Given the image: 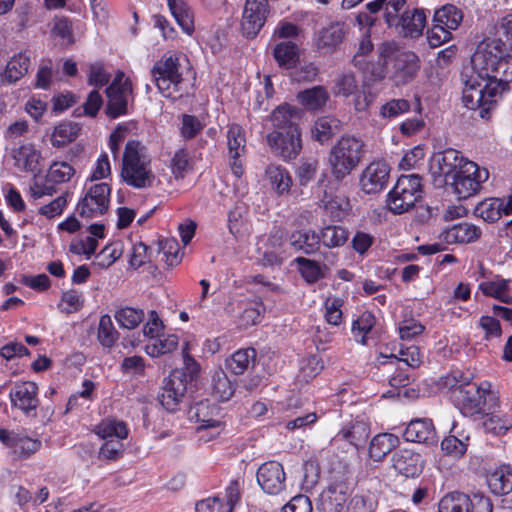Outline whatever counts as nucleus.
I'll list each match as a JSON object with an SVG mask.
<instances>
[{
    "mask_svg": "<svg viewBox=\"0 0 512 512\" xmlns=\"http://www.w3.org/2000/svg\"><path fill=\"white\" fill-rule=\"evenodd\" d=\"M462 102L470 110H479V116L488 119L512 81V57L505 55L501 39H487L480 43L463 67Z\"/></svg>",
    "mask_w": 512,
    "mask_h": 512,
    "instance_id": "1",
    "label": "nucleus"
},
{
    "mask_svg": "<svg viewBox=\"0 0 512 512\" xmlns=\"http://www.w3.org/2000/svg\"><path fill=\"white\" fill-rule=\"evenodd\" d=\"M380 64L368 66L365 85L380 83L386 76L396 85H406L414 80L420 70L418 55L394 40L382 42L377 48Z\"/></svg>",
    "mask_w": 512,
    "mask_h": 512,
    "instance_id": "2",
    "label": "nucleus"
},
{
    "mask_svg": "<svg viewBox=\"0 0 512 512\" xmlns=\"http://www.w3.org/2000/svg\"><path fill=\"white\" fill-rule=\"evenodd\" d=\"M121 178L127 185L136 189L153 186L155 175L151 168V158L145 146L138 141H128L125 146Z\"/></svg>",
    "mask_w": 512,
    "mask_h": 512,
    "instance_id": "3",
    "label": "nucleus"
},
{
    "mask_svg": "<svg viewBox=\"0 0 512 512\" xmlns=\"http://www.w3.org/2000/svg\"><path fill=\"white\" fill-rule=\"evenodd\" d=\"M473 374L465 378L464 383L455 386L453 396L465 416H477L486 410H491L497 402L495 394L490 390V384L472 382Z\"/></svg>",
    "mask_w": 512,
    "mask_h": 512,
    "instance_id": "4",
    "label": "nucleus"
},
{
    "mask_svg": "<svg viewBox=\"0 0 512 512\" xmlns=\"http://www.w3.org/2000/svg\"><path fill=\"white\" fill-rule=\"evenodd\" d=\"M182 61H188L186 56L181 53L167 52L158 60L151 74L160 93L166 98H177L175 95L180 91V84L183 81L181 65Z\"/></svg>",
    "mask_w": 512,
    "mask_h": 512,
    "instance_id": "5",
    "label": "nucleus"
},
{
    "mask_svg": "<svg viewBox=\"0 0 512 512\" xmlns=\"http://www.w3.org/2000/svg\"><path fill=\"white\" fill-rule=\"evenodd\" d=\"M406 2H387L384 17L386 23L398 29L403 37H419L426 25V14L423 10L406 9Z\"/></svg>",
    "mask_w": 512,
    "mask_h": 512,
    "instance_id": "6",
    "label": "nucleus"
},
{
    "mask_svg": "<svg viewBox=\"0 0 512 512\" xmlns=\"http://www.w3.org/2000/svg\"><path fill=\"white\" fill-rule=\"evenodd\" d=\"M362 148V142L354 137H342L333 147L329 163L336 180L344 179L358 166L363 155Z\"/></svg>",
    "mask_w": 512,
    "mask_h": 512,
    "instance_id": "7",
    "label": "nucleus"
},
{
    "mask_svg": "<svg viewBox=\"0 0 512 512\" xmlns=\"http://www.w3.org/2000/svg\"><path fill=\"white\" fill-rule=\"evenodd\" d=\"M422 178L418 174L402 175L387 196V207L394 214H403L422 199Z\"/></svg>",
    "mask_w": 512,
    "mask_h": 512,
    "instance_id": "8",
    "label": "nucleus"
},
{
    "mask_svg": "<svg viewBox=\"0 0 512 512\" xmlns=\"http://www.w3.org/2000/svg\"><path fill=\"white\" fill-rule=\"evenodd\" d=\"M468 161L459 151L452 148L434 153L429 162L434 185L437 187L447 185L453 175L461 170Z\"/></svg>",
    "mask_w": 512,
    "mask_h": 512,
    "instance_id": "9",
    "label": "nucleus"
},
{
    "mask_svg": "<svg viewBox=\"0 0 512 512\" xmlns=\"http://www.w3.org/2000/svg\"><path fill=\"white\" fill-rule=\"evenodd\" d=\"M107 105L105 113L111 118H117L128 113V106L133 102L131 81L118 71L111 84L105 90Z\"/></svg>",
    "mask_w": 512,
    "mask_h": 512,
    "instance_id": "10",
    "label": "nucleus"
},
{
    "mask_svg": "<svg viewBox=\"0 0 512 512\" xmlns=\"http://www.w3.org/2000/svg\"><path fill=\"white\" fill-rule=\"evenodd\" d=\"M489 177V172L485 168H480L472 161L466 162L463 168L453 175L448 184L453 188V192L458 199H467L475 195L481 188V184Z\"/></svg>",
    "mask_w": 512,
    "mask_h": 512,
    "instance_id": "11",
    "label": "nucleus"
},
{
    "mask_svg": "<svg viewBox=\"0 0 512 512\" xmlns=\"http://www.w3.org/2000/svg\"><path fill=\"white\" fill-rule=\"evenodd\" d=\"M191 389L185 372L173 370L164 380L160 395L158 396L161 405L168 412H176L186 399L187 392Z\"/></svg>",
    "mask_w": 512,
    "mask_h": 512,
    "instance_id": "12",
    "label": "nucleus"
},
{
    "mask_svg": "<svg viewBox=\"0 0 512 512\" xmlns=\"http://www.w3.org/2000/svg\"><path fill=\"white\" fill-rule=\"evenodd\" d=\"M110 194L111 188L107 183L92 185L78 202L77 213L87 220L104 215L109 208Z\"/></svg>",
    "mask_w": 512,
    "mask_h": 512,
    "instance_id": "13",
    "label": "nucleus"
},
{
    "mask_svg": "<svg viewBox=\"0 0 512 512\" xmlns=\"http://www.w3.org/2000/svg\"><path fill=\"white\" fill-rule=\"evenodd\" d=\"M493 506L488 497L475 494L470 497L461 492H451L442 497L438 512H492Z\"/></svg>",
    "mask_w": 512,
    "mask_h": 512,
    "instance_id": "14",
    "label": "nucleus"
},
{
    "mask_svg": "<svg viewBox=\"0 0 512 512\" xmlns=\"http://www.w3.org/2000/svg\"><path fill=\"white\" fill-rule=\"evenodd\" d=\"M9 398L12 407L20 410L26 416H36L40 405L38 386L32 381L17 382L10 390Z\"/></svg>",
    "mask_w": 512,
    "mask_h": 512,
    "instance_id": "15",
    "label": "nucleus"
},
{
    "mask_svg": "<svg viewBox=\"0 0 512 512\" xmlns=\"http://www.w3.org/2000/svg\"><path fill=\"white\" fill-rule=\"evenodd\" d=\"M227 148L229 167L236 178L244 173V157L246 154V137L243 128L238 124H231L227 130Z\"/></svg>",
    "mask_w": 512,
    "mask_h": 512,
    "instance_id": "16",
    "label": "nucleus"
},
{
    "mask_svg": "<svg viewBox=\"0 0 512 512\" xmlns=\"http://www.w3.org/2000/svg\"><path fill=\"white\" fill-rule=\"evenodd\" d=\"M188 417L190 420L200 423L198 430H215L212 435L219 434L224 425L221 409L209 400H203L190 406Z\"/></svg>",
    "mask_w": 512,
    "mask_h": 512,
    "instance_id": "17",
    "label": "nucleus"
},
{
    "mask_svg": "<svg viewBox=\"0 0 512 512\" xmlns=\"http://www.w3.org/2000/svg\"><path fill=\"white\" fill-rule=\"evenodd\" d=\"M256 478L262 490L269 495H279L286 488V474L277 461L263 463L257 470Z\"/></svg>",
    "mask_w": 512,
    "mask_h": 512,
    "instance_id": "18",
    "label": "nucleus"
},
{
    "mask_svg": "<svg viewBox=\"0 0 512 512\" xmlns=\"http://www.w3.org/2000/svg\"><path fill=\"white\" fill-rule=\"evenodd\" d=\"M267 143L272 152L284 161L295 159L302 149L301 133L271 131L267 134Z\"/></svg>",
    "mask_w": 512,
    "mask_h": 512,
    "instance_id": "19",
    "label": "nucleus"
},
{
    "mask_svg": "<svg viewBox=\"0 0 512 512\" xmlns=\"http://www.w3.org/2000/svg\"><path fill=\"white\" fill-rule=\"evenodd\" d=\"M269 14L268 2H245L241 29L246 38H255L264 26Z\"/></svg>",
    "mask_w": 512,
    "mask_h": 512,
    "instance_id": "20",
    "label": "nucleus"
},
{
    "mask_svg": "<svg viewBox=\"0 0 512 512\" xmlns=\"http://www.w3.org/2000/svg\"><path fill=\"white\" fill-rule=\"evenodd\" d=\"M11 155L14 160V167L19 171L31 173L34 178L42 172L44 159L41 151L34 144H21L13 148Z\"/></svg>",
    "mask_w": 512,
    "mask_h": 512,
    "instance_id": "21",
    "label": "nucleus"
},
{
    "mask_svg": "<svg viewBox=\"0 0 512 512\" xmlns=\"http://www.w3.org/2000/svg\"><path fill=\"white\" fill-rule=\"evenodd\" d=\"M290 245L307 255L319 254L329 264L334 263L335 255L328 250L320 251V235L312 229H302L293 232L289 237Z\"/></svg>",
    "mask_w": 512,
    "mask_h": 512,
    "instance_id": "22",
    "label": "nucleus"
},
{
    "mask_svg": "<svg viewBox=\"0 0 512 512\" xmlns=\"http://www.w3.org/2000/svg\"><path fill=\"white\" fill-rule=\"evenodd\" d=\"M348 33V26L343 22H332L315 33L316 48L326 54L333 53L343 43Z\"/></svg>",
    "mask_w": 512,
    "mask_h": 512,
    "instance_id": "23",
    "label": "nucleus"
},
{
    "mask_svg": "<svg viewBox=\"0 0 512 512\" xmlns=\"http://www.w3.org/2000/svg\"><path fill=\"white\" fill-rule=\"evenodd\" d=\"M301 117L300 109L289 104L280 105L270 115L273 131L290 134L300 133L299 122Z\"/></svg>",
    "mask_w": 512,
    "mask_h": 512,
    "instance_id": "24",
    "label": "nucleus"
},
{
    "mask_svg": "<svg viewBox=\"0 0 512 512\" xmlns=\"http://www.w3.org/2000/svg\"><path fill=\"white\" fill-rule=\"evenodd\" d=\"M389 167L384 162H372L362 172L360 184L366 194H376L382 191L388 182Z\"/></svg>",
    "mask_w": 512,
    "mask_h": 512,
    "instance_id": "25",
    "label": "nucleus"
},
{
    "mask_svg": "<svg viewBox=\"0 0 512 512\" xmlns=\"http://www.w3.org/2000/svg\"><path fill=\"white\" fill-rule=\"evenodd\" d=\"M31 56L32 52L30 50L14 54L0 74L1 84L11 85L22 79L31 67Z\"/></svg>",
    "mask_w": 512,
    "mask_h": 512,
    "instance_id": "26",
    "label": "nucleus"
},
{
    "mask_svg": "<svg viewBox=\"0 0 512 512\" xmlns=\"http://www.w3.org/2000/svg\"><path fill=\"white\" fill-rule=\"evenodd\" d=\"M392 465L399 474L407 478H414L422 472L424 461L419 453L402 449L393 454Z\"/></svg>",
    "mask_w": 512,
    "mask_h": 512,
    "instance_id": "27",
    "label": "nucleus"
},
{
    "mask_svg": "<svg viewBox=\"0 0 512 512\" xmlns=\"http://www.w3.org/2000/svg\"><path fill=\"white\" fill-rule=\"evenodd\" d=\"M403 437L408 442L434 445L437 443V434L431 419H413L407 425Z\"/></svg>",
    "mask_w": 512,
    "mask_h": 512,
    "instance_id": "28",
    "label": "nucleus"
},
{
    "mask_svg": "<svg viewBox=\"0 0 512 512\" xmlns=\"http://www.w3.org/2000/svg\"><path fill=\"white\" fill-rule=\"evenodd\" d=\"M347 492L346 484H331L320 494L318 509L321 512H340L347 501Z\"/></svg>",
    "mask_w": 512,
    "mask_h": 512,
    "instance_id": "29",
    "label": "nucleus"
},
{
    "mask_svg": "<svg viewBox=\"0 0 512 512\" xmlns=\"http://www.w3.org/2000/svg\"><path fill=\"white\" fill-rule=\"evenodd\" d=\"M329 98L330 94L324 86H314L297 94V101L308 111L322 109Z\"/></svg>",
    "mask_w": 512,
    "mask_h": 512,
    "instance_id": "30",
    "label": "nucleus"
},
{
    "mask_svg": "<svg viewBox=\"0 0 512 512\" xmlns=\"http://www.w3.org/2000/svg\"><path fill=\"white\" fill-rule=\"evenodd\" d=\"M265 175L272 189L279 195L283 196L290 192L292 186V178L289 171L280 165H269L266 168Z\"/></svg>",
    "mask_w": 512,
    "mask_h": 512,
    "instance_id": "31",
    "label": "nucleus"
},
{
    "mask_svg": "<svg viewBox=\"0 0 512 512\" xmlns=\"http://www.w3.org/2000/svg\"><path fill=\"white\" fill-rule=\"evenodd\" d=\"M505 203L499 198L486 199L475 206L474 214L486 222H495L499 220L502 214H505Z\"/></svg>",
    "mask_w": 512,
    "mask_h": 512,
    "instance_id": "32",
    "label": "nucleus"
},
{
    "mask_svg": "<svg viewBox=\"0 0 512 512\" xmlns=\"http://www.w3.org/2000/svg\"><path fill=\"white\" fill-rule=\"evenodd\" d=\"M509 284V279L497 277L496 280L480 283L479 290L485 296L493 297L505 304H512V296L508 294Z\"/></svg>",
    "mask_w": 512,
    "mask_h": 512,
    "instance_id": "33",
    "label": "nucleus"
},
{
    "mask_svg": "<svg viewBox=\"0 0 512 512\" xmlns=\"http://www.w3.org/2000/svg\"><path fill=\"white\" fill-rule=\"evenodd\" d=\"M397 443L398 438L393 434H378L371 440L369 455L375 461H382Z\"/></svg>",
    "mask_w": 512,
    "mask_h": 512,
    "instance_id": "34",
    "label": "nucleus"
},
{
    "mask_svg": "<svg viewBox=\"0 0 512 512\" xmlns=\"http://www.w3.org/2000/svg\"><path fill=\"white\" fill-rule=\"evenodd\" d=\"M480 415L482 416L481 425L486 432L503 435L512 427V418L507 415L494 414L490 410H486Z\"/></svg>",
    "mask_w": 512,
    "mask_h": 512,
    "instance_id": "35",
    "label": "nucleus"
},
{
    "mask_svg": "<svg viewBox=\"0 0 512 512\" xmlns=\"http://www.w3.org/2000/svg\"><path fill=\"white\" fill-rule=\"evenodd\" d=\"M481 234L482 231L478 226L463 222L450 228L447 231L446 239L458 243H471L478 240Z\"/></svg>",
    "mask_w": 512,
    "mask_h": 512,
    "instance_id": "36",
    "label": "nucleus"
},
{
    "mask_svg": "<svg viewBox=\"0 0 512 512\" xmlns=\"http://www.w3.org/2000/svg\"><path fill=\"white\" fill-rule=\"evenodd\" d=\"M369 437L368 426L363 422H356L349 428H344L338 432L336 439L348 441L355 448L365 445Z\"/></svg>",
    "mask_w": 512,
    "mask_h": 512,
    "instance_id": "37",
    "label": "nucleus"
},
{
    "mask_svg": "<svg viewBox=\"0 0 512 512\" xmlns=\"http://www.w3.org/2000/svg\"><path fill=\"white\" fill-rule=\"evenodd\" d=\"M178 346V337L174 334L162 333L153 340H150L145 347V351L151 357H158L160 355L170 353Z\"/></svg>",
    "mask_w": 512,
    "mask_h": 512,
    "instance_id": "38",
    "label": "nucleus"
},
{
    "mask_svg": "<svg viewBox=\"0 0 512 512\" xmlns=\"http://www.w3.org/2000/svg\"><path fill=\"white\" fill-rule=\"evenodd\" d=\"M320 244L327 249L343 246L348 240V231L342 226L328 225L320 230Z\"/></svg>",
    "mask_w": 512,
    "mask_h": 512,
    "instance_id": "39",
    "label": "nucleus"
},
{
    "mask_svg": "<svg viewBox=\"0 0 512 512\" xmlns=\"http://www.w3.org/2000/svg\"><path fill=\"white\" fill-rule=\"evenodd\" d=\"M254 348L239 349L227 360V368L235 375L243 374L256 359Z\"/></svg>",
    "mask_w": 512,
    "mask_h": 512,
    "instance_id": "40",
    "label": "nucleus"
},
{
    "mask_svg": "<svg viewBox=\"0 0 512 512\" xmlns=\"http://www.w3.org/2000/svg\"><path fill=\"white\" fill-rule=\"evenodd\" d=\"M273 56L280 67L290 69L298 60V47L291 41L281 42L275 46Z\"/></svg>",
    "mask_w": 512,
    "mask_h": 512,
    "instance_id": "41",
    "label": "nucleus"
},
{
    "mask_svg": "<svg viewBox=\"0 0 512 512\" xmlns=\"http://www.w3.org/2000/svg\"><path fill=\"white\" fill-rule=\"evenodd\" d=\"M168 6L183 31L191 34L194 31V16L187 2H168Z\"/></svg>",
    "mask_w": 512,
    "mask_h": 512,
    "instance_id": "42",
    "label": "nucleus"
},
{
    "mask_svg": "<svg viewBox=\"0 0 512 512\" xmlns=\"http://www.w3.org/2000/svg\"><path fill=\"white\" fill-rule=\"evenodd\" d=\"M80 132V126L73 122H62L55 127L51 136V143L54 147H63L74 141Z\"/></svg>",
    "mask_w": 512,
    "mask_h": 512,
    "instance_id": "43",
    "label": "nucleus"
},
{
    "mask_svg": "<svg viewBox=\"0 0 512 512\" xmlns=\"http://www.w3.org/2000/svg\"><path fill=\"white\" fill-rule=\"evenodd\" d=\"M96 433L103 439H113L114 437L122 440L128 436V429L123 421L115 419H105L101 421L95 429Z\"/></svg>",
    "mask_w": 512,
    "mask_h": 512,
    "instance_id": "44",
    "label": "nucleus"
},
{
    "mask_svg": "<svg viewBox=\"0 0 512 512\" xmlns=\"http://www.w3.org/2000/svg\"><path fill=\"white\" fill-rule=\"evenodd\" d=\"M295 262L297 263L299 267V271L302 275V277L308 282V283H315L319 279L324 277V270L327 269V265L323 264L321 265L318 261L304 258V257H297L295 259Z\"/></svg>",
    "mask_w": 512,
    "mask_h": 512,
    "instance_id": "45",
    "label": "nucleus"
},
{
    "mask_svg": "<svg viewBox=\"0 0 512 512\" xmlns=\"http://www.w3.org/2000/svg\"><path fill=\"white\" fill-rule=\"evenodd\" d=\"M455 430L456 426L454 425L451 432L455 434L449 435L442 440L441 449L448 455L460 457L466 452L469 436L459 434Z\"/></svg>",
    "mask_w": 512,
    "mask_h": 512,
    "instance_id": "46",
    "label": "nucleus"
},
{
    "mask_svg": "<svg viewBox=\"0 0 512 512\" xmlns=\"http://www.w3.org/2000/svg\"><path fill=\"white\" fill-rule=\"evenodd\" d=\"M463 14L455 5L447 3L441 9L436 10L434 22L444 25L446 28L455 30L461 23Z\"/></svg>",
    "mask_w": 512,
    "mask_h": 512,
    "instance_id": "47",
    "label": "nucleus"
},
{
    "mask_svg": "<svg viewBox=\"0 0 512 512\" xmlns=\"http://www.w3.org/2000/svg\"><path fill=\"white\" fill-rule=\"evenodd\" d=\"M340 129V121L329 116L319 118L312 130L316 140L323 143L330 139Z\"/></svg>",
    "mask_w": 512,
    "mask_h": 512,
    "instance_id": "48",
    "label": "nucleus"
},
{
    "mask_svg": "<svg viewBox=\"0 0 512 512\" xmlns=\"http://www.w3.org/2000/svg\"><path fill=\"white\" fill-rule=\"evenodd\" d=\"M212 394L220 401H228L234 394V387L223 371L216 372L212 380Z\"/></svg>",
    "mask_w": 512,
    "mask_h": 512,
    "instance_id": "49",
    "label": "nucleus"
},
{
    "mask_svg": "<svg viewBox=\"0 0 512 512\" xmlns=\"http://www.w3.org/2000/svg\"><path fill=\"white\" fill-rule=\"evenodd\" d=\"M373 48H374V45L371 41L370 35L368 33H365L362 36V38L358 44L357 53L353 56V58L351 60L352 65L355 68L362 71V73L364 75H365L366 71L368 70L369 65L380 64V62H381L380 60L377 63L366 62V60L364 59V56L369 54L370 52H372Z\"/></svg>",
    "mask_w": 512,
    "mask_h": 512,
    "instance_id": "50",
    "label": "nucleus"
},
{
    "mask_svg": "<svg viewBox=\"0 0 512 512\" xmlns=\"http://www.w3.org/2000/svg\"><path fill=\"white\" fill-rule=\"evenodd\" d=\"M488 485L495 495H506L512 491V473L496 471L488 478Z\"/></svg>",
    "mask_w": 512,
    "mask_h": 512,
    "instance_id": "51",
    "label": "nucleus"
},
{
    "mask_svg": "<svg viewBox=\"0 0 512 512\" xmlns=\"http://www.w3.org/2000/svg\"><path fill=\"white\" fill-rule=\"evenodd\" d=\"M75 174V169L67 162H53L47 172L46 181L54 184L68 182Z\"/></svg>",
    "mask_w": 512,
    "mask_h": 512,
    "instance_id": "52",
    "label": "nucleus"
},
{
    "mask_svg": "<svg viewBox=\"0 0 512 512\" xmlns=\"http://www.w3.org/2000/svg\"><path fill=\"white\" fill-rule=\"evenodd\" d=\"M358 91V84L352 72L340 74L334 81L333 93L335 96L349 97Z\"/></svg>",
    "mask_w": 512,
    "mask_h": 512,
    "instance_id": "53",
    "label": "nucleus"
},
{
    "mask_svg": "<svg viewBox=\"0 0 512 512\" xmlns=\"http://www.w3.org/2000/svg\"><path fill=\"white\" fill-rule=\"evenodd\" d=\"M144 317L143 310L131 307L122 308L115 314V319L119 325L126 329L136 328Z\"/></svg>",
    "mask_w": 512,
    "mask_h": 512,
    "instance_id": "54",
    "label": "nucleus"
},
{
    "mask_svg": "<svg viewBox=\"0 0 512 512\" xmlns=\"http://www.w3.org/2000/svg\"><path fill=\"white\" fill-rule=\"evenodd\" d=\"M118 339V332L115 330L111 317L103 315L99 321L98 340L104 347H112Z\"/></svg>",
    "mask_w": 512,
    "mask_h": 512,
    "instance_id": "55",
    "label": "nucleus"
},
{
    "mask_svg": "<svg viewBox=\"0 0 512 512\" xmlns=\"http://www.w3.org/2000/svg\"><path fill=\"white\" fill-rule=\"evenodd\" d=\"M205 127L197 116L190 114H183L181 116L180 133L185 140L194 139Z\"/></svg>",
    "mask_w": 512,
    "mask_h": 512,
    "instance_id": "56",
    "label": "nucleus"
},
{
    "mask_svg": "<svg viewBox=\"0 0 512 512\" xmlns=\"http://www.w3.org/2000/svg\"><path fill=\"white\" fill-rule=\"evenodd\" d=\"M374 324L375 318L370 312L362 313L353 322L352 331L359 343L366 344V334L373 328Z\"/></svg>",
    "mask_w": 512,
    "mask_h": 512,
    "instance_id": "57",
    "label": "nucleus"
},
{
    "mask_svg": "<svg viewBox=\"0 0 512 512\" xmlns=\"http://www.w3.org/2000/svg\"><path fill=\"white\" fill-rule=\"evenodd\" d=\"M41 447V441L30 438L22 433L18 434L13 450L23 458H28L36 453Z\"/></svg>",
    "mask_w": 512,
    "mask_h": 512,
    "instance_id": "58",
    "label": "nucleus"
},
{
    "mask_svg": "<svg viewBox=\"0 0 512 512\" xmlns=\"http://www.w3.org/2000/svg\"><path fill=\"white\" fill-rule=\"evenodd\" d=\"M170 167L176 179L184 178L185 174L191 169V162L187 151L184 149L176 151L171 159Z\"/></svg>",
    "mask_w": 512,
    "mask_h": 512,
    "instance_id": "59",
    "label": "nucleus"
},
{
    "mask_svg": "<svg viewBox=\"0 0 512 512\" xmlns=\"http://www.w3.org/2000/svg\"><path fill=\"white\" fill-rule=\"evenodd\" d=\"M323 361L318 355H311L304 360L299 377L308 382L315 378L323 370Z\"/></svg>",
    "mask_w": 512,
    "mask_h": 512,
    "instance_id": "60",
    "label": "nucleus"
},
{
    "mask_svg": "<svg viewBox=\"0 0 512 512\" xmlns=\"http://www.w3.org/2000/svg\"><path fill=\"white\" fill-rule=\"evenodd\" d=\"M318 170V161L316 159L302 160L296 169V175L301 186H306L312 181Z\"/></svg>",
    "mask_w": 512,
    "mask_h": 512,
    "instance_id": "61",
    "label": "nucleus"
},
{
    "mask_svg": "<svg viewBox=\"0 0 512 512\" xmlns=\"http://www.w3.org/2000/svg\"><path fill=\"white\" fill-rule=\"evenodd\" d=\"M451 30L444 25L434 22L427 31V40L431 47H438L451 39Z\"/></svg>",
    "mask_w": 512,
    "mask_h": 512,
    "instance_id": "62",
    "label": "nucleus"
},
{
    "mask_svg": "<svg viewBox=\"0 0 512 512\" xmlns=\"http://www.w3.org/2000/svg\"><path fill=\"white\" fill-rule=\"evenodd\" d=\"M111 75L108 73L103 64L101 63H93L89 66L88 73V84L95 87H103L107 85L110 81Z\"/></svg>",
    "mask_w": 512,
    "mask_h": 512,
    "instance_id": "63",
    "label": "nucleus"
},
{
    "mask_svg": "<svg viewBox=\"0 0 512 512\" xmlns=\"http://www.w3.org/2000/svg\"><path fill=\"white\" fill-rule=\"evenodd\" d=\"M410 110V103L405 99H392L385 103L381 109L380 114L384 118H395Z\"/></svg>",
    "mask_w": 512,
    "mask_h": 512,
    "instance_id": "64",
    "label": "nucleus"
}]
</instances>
